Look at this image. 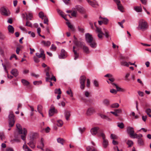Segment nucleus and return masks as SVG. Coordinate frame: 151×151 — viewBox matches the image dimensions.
Listing matches in <instances>:
<instances>
[{
	"label": "nucleus",
	"instance_id": "1",
	"mask_svg": "<svg viewBox=\"0 0 151 151\" xmlns=\"http://www.w3.org/2000/svg\"><path fill=\"white\" fill-rule=\"evenodd\" d=\"M74 44L78 47H82L84 52L87 54H88L90 52L88 48L86 46L84 43L82 42H81L78 41H74Z\"/></svg>",
	"mask_w": 151,
	"mask_h": 151
},
{
	"label": "nucleus",
	"instance_id": "2",
	"mask_svg": "<svg viewBox=\"0 0 151 151\" xmlns=\"http://www.w3.org/2000/svg\"><path fill=\"white\" fill-rule=\"evenodd\" d=\"M90 132L93 135H95L98 133V135L99 136H101V133L103 132V130L100 129L98 127H95L92 128Z\"/></svg>",
	"mask_w": 151,
	"mask_h": 151
},
{
	"label": "nucleus",
	"instance_id": "3",
	"mask_svg": "<svg viewBox=\"0 0 151 151\" xmlns=\"http://www.w3.org/2000/svg\"><path fill=\"white\" fill-rule=\"evenodd\" d=\"M148 25L147 22L143 20H140L139 23L138 27V29H141L143 31L146 30L148 28Z\"/></svg>",
	"mask_w": 151,
	"mask_h": 151
},
{
	"label": "nucleus",
	"instance_id": "4",
	"mask_svg": "<svg viewBox=\"0 0 151 151\" xmlns=\"http://www.w3.org/2000/svg\"><path fill=\"white\" fill-rule=\"evenodd\" d=\"M14 116L13 112H11L9 115V127H13L15 123L14 120Z\"/></svg>",
	"mask_w": 151,
	"mask_h": 151
},
{
	"label": "nucleus",
	"instance_id": "5",
	"mask_svg": "<svg viewBox=\"0 0 151 151\" xmlns=\"http://www.w3.org/2000/svg\"><path fill=\"white\" fill-rule=\"evenodd\" d=\"M100 136L102 137L103 139L102 143L103 147L104 148H106L109 145L108 141L105 139V136L103 132L101 133Z\"/></svg>",
	"mask_w": 151,
	"mask_h": 151
},
{
	"label": "nucleus",
	"instance_id": "6",
	"mask_svg": "<svg viewBox=\"0 0 151 151\" xmlns=\"http://www.w3.org/2000/svg\"><path fill=\"white\" fill-rule=\"evenodd\" d=\"M86 77L83 76L80 77L79 81L81 84L80 88L81 89H83L85 87V83L86 81Z\"/></svg>",
	"mask_w": 151,
	"mask_h": 151
},
{
	"label": "nucleus",
	"instance_id": "7",
	"mask_svg": "<svg viewBox=\"0 0 151 151\" xmlns=\"http://www.w3.org/2000/svg\"><path fill=\"white\" fill-rule=\"evenodd\" d=\"M0 11L1 14L6 16H9L10 14L9 11L4 7L1 8Z\"/></svg>",
	"mask_w": 151,
	"mask_h": 151
},
{
	"label": "nucleus",
	"instance_id": "8",
	"mask_svg": "<svg viewBox=\"0 0 151 151\" xmlns=\"http://www.w3.org/2000/svg\"><path fill=\"white\" fill-rule=\"evenodd\" d=\"M86 40L87 43L91 42L93 41V39L91 35L89 33H87L85 34Z\"/></svg>",
	"mask_w": 151,
	"mask_h": 151
},
{
	"label": "nucleus",
	"instance_id": "9",
	"mask_svg": "<svg viewBox=\"0 0 151 151\" xmlns=\"http://www.w3.org/2000/svg\"><path fill=\"white\" fill-rule=\"evenodd\" d=\"M40 53H36V55L39 58H42V59L44 60L45 58V55L44 50L40 48Z\"/></svg>",
	"mask_w": 151,
	"mask_h": 151
},
{
	"label": "nucleus",
	"instance_id": "10",
	"mask_svg": "<svg viewBox=\"0 0 151 151\" xmlns=\"http://www.w3.org/2000/svg\"><path fill=\"white\" fill-rule=\"evenodd\" d=\"M57 113V110L55 109L53 106H51V108L49 111V116H52L55 113Z\"/></svg>",
	"mask_w": 151,
	"mask_h": 151
},
{
	"label": "nucleus",
	"instance_id": "11",
	"mask_svg": "<svg viewBox=\"0 0 151 151\" xmlns=\"http://www.w3.org/2000/svg\"><path fill=\"white\" fill-rule=\"evenodd\" d=\"M134 128L132 127H128L127 129V133L129 135L130 137L134 133Z\"/></svg>",
	"mask_w": 151,
	"mask_h": 151
},
{
	"label": "nucleus",
	"instance_id": "12",
	"mask_svg": "<svg viewBox=\"0 0 151 151\" xmlns=\"http://www.w3.org/2000/svg\"><path fill=\"white\" fill-rule=\"evenodd\" d=\"M44 146V139L43 138H42L39 145L37 146V147L38 148L41 149L42 150H44V149H43Z\"/></svg>",
	"mask_w": 151,
	"mask_h": 151
},
{
	"label": "nucleus",
	"instance_id": "13",
	"mask_svg": "<svg viewBox=\"0 0 151 151\" xmlns=\"http://www.w3.org/2000/svg\"><path fill=\"white\" fill-rule=\"evenodd\" d=\"M66 57V53L65 50L63 49L61 50L60 55L59 57L60 59H64Z\"/></svg>",
	"mask_w": 151,
	"mask_h": 151
},
{
	"label": "nucleus",
	"instance_id": "14",
	"mask_svg": "<svg viewBox=\"0 0 151 151\" xmlns=\"http://www.w3.org/2000/svg\"><path fill=\"white\" fill-rule=\"evenodd\" d=\"M74 8H75L76 10L79 12L81 13H83L85 12L84 9L81 6L76 5Z\"/></svg>",
	"mask_w": 151,
	"mask_h": 151
},
{
	"label": "nucleus",
	"instance_id": "15",
	"mask_svg": "<svg viewBox=\"0 0 151 151\" xmlns=\"http://www.w3.org/2000/svg\"><path fill=\"white\" fill-rule=\"evenodd\" d=\"M94 111L93 109L92 108H89L87 111L86 114L88 116H90L92 114Z\"/></svg>",
	"mask_w": 151,
	"mask_h": 151
},
{
	"label": "nucleus",
	"instance_id": "16",
	"mask_svg": "<svg viewBox=\"0 0 151 151\" xmlns=\"http://www.w3.org/2000/svg\"><path fill=\"white\" fill-rule=\"evenodd\" d=\"M16 127L18 130L19 134H22L23 133V130L22 127L21 125L19 124H16Z\"/></svg>",
	"mask_w": 151,
	"mask_h": 151
},
{
	"label": "nucleus",
	"instance_id": "17",
	"mask_svg": "<svg viewBox=\"0 0 151 151\" xmlns=\"http://www.w3.org/2000/svg\"><path fill=\"white\" fill-rule=\"evenodd\" d=\"M22 130L23 131V135H21V139L24 141L25 140L26 136L27 134V131L25 128H24L23 129H22Z\"/></svg>",
	"mask_w": 151,
	"mask_h": 151
},
{
	"label": "nucleus",
	"instance_id": "18",
	"mask_svg": "<svg viewBox=\"0 0 151 151\" xmlns=\"http://www.w3.org/2000/svg\"><path fill=\"white\" fill-rule=\"evenodd\" d=\"M86 149L87 151H98V150L95 148L90 146L86 147Z\"/></svg>",
	"mask_w": 151,
	"mask_h": 151
},
{
	"label": "nucleus",
	"instance_id": "19",
	"mask_svg": "<svg viewBox=\"0 0 151 151\" xmlns=\"http://www.w3.org/2000/svg\"><path fill=\"white\" fill-rule=\"evenodd\" d=\"M27 144L32 149H34L35 147V145L33 142V139H31L30 141L27 143Z\"/></svg>",
	"mask_w": 151,
	"mask_h": 151
},
{
	"label": "nucleus",
	"instance_id": "20",
	"mask_svg": "<svg viewBox=\"0 0 151 151\" xmlns=\"http://www.w3.org/2000/svg\"><path fill=\"white\" fill-rule=\"evenodd\" d=\"M134 9L137 12H141L142 11V7L140 5L139 6H135L134 7Z\"/></svg>",
	"mask_w": 151,
	"mask_h": 151
},
{
	"label": "nucleus",
	"instance_id": "21",
	"mask_svg": "<svg viewBox=\"0 0 151 151\" xmlns=\"http://www.w3.org/2000/svg\"><path fill=\"white\" fill-rule=\"evenodd\" d=\"M11 73L16 77L18 75V72L16 69H14L12 70L11 72Z\"/></svg>",
	"mask_w": 151,
	"mask_h": 151
},
{
	"label": "nucleus",
	"instance_id": "22",
	"mask_svg": "<svg viewBox=\"0 0 151 151\" xmlns=\"http://www.w3.org/2000/svg\"><path fill=\"white\" fill-rule=\"evenodd\" d=\"M64 115L66 120H68L69 119V118L70 116V111L67 110L65 111V112Z\"/></svg>",
	"mask_w": 151,
	"mask_h": 151
},
{
	"label": "nucleus",
	"instance_id": "23",
	"mask_svg": "<svg viewBox=\"0 0 151 151\" xmlns=\"http://www.w3.org/2000/svg\"><path fill=\"white\" fill-rule=\"evenodd\" d=\"M8 29L9 32L12 33H13L14 32V29L13 27L11 25L8 26Z\"/></svg>",
	"mask_w": 151,
	"mask_h": 151
},
{
	"label": "nucleus",
	"instance_id": "24",
	"mask_svg": "<svg viewBox=\"0 0 151 151\" xmlns=\"http://www.w3.org/2000/svg\"><path fill=\"white\" fill-rule=\"evenodd\" d=\"M42 43L45 46L48 47L50 46L51 44V42L49 41L45 42V41H42Z\"/></svg>",
	"mask_w": 151,
	"mask_h": 151
},
{
	"label": "nucleus",
	"instance_id": "25",
	"mask_svg": "<svg viewBox=\"0 0 151 151\" xmlns=\"http://www.w3.org/2000/svg\"><path fill=\"white\" fill-rule=\"evenodd\" d=\"M99 18L100 19H102V20L103 22V23L104 24H106L108 23L109 22V20L107 19L102 18L101 17H100Z\"/></svg>",
	"mask_w": 151,
	"mask_h": 151
},
{
	"label": "nucleus",
	"instance_id": "26",
	"mask_svg": "<svg viewBox=\"0 0 151 151\" xmlns=\"http://www.w3.org/2000/svg\"><path fill=\"white\" fill-rule=\"evenodd\" d=\"M26 19L27 20H28L29 18L30 20H32V13H29L28 14L26 13Z\"/></svg>",
	"mask_w": 151,
	"mask_h": 151
},
{
	"label": "nucleus",
	"instance_id": "27",
	"mask_svg": "<svg viewBox=\"0 0 151 151\" xmlns=\"http://www.w3.org/2000/svg\"><path fill=\"white\" fill-rule=\"evenodd\" d=\"M89 4L93 7H95L97 5L96 2H93L90 0H87Z\"/></svg>",
	"mask_w": 151,
	"mask_h": 151
},
{
	"label": "nucleus",
	"instance_id": "28",
	"mask_svg": "<svg viewBox=\"0 0 151 151\" xmlns=\"http://www.w3.org/2000/svg\"><path fill=\"white\" fill-rule=\"evenodd\" d=\"M26 143L25 142V144ZM23 148L25 151H32L26 145H23Z\"/></svg>",
	"mask_w": 151,
	"mask_h": 151
},
{
	"label": "nucleus",
	"instance_id": "29",
	"mask_svg": "<svg viewBox=\"0 0 151 151\" xmlns=\"http://www.w3.org/2000/svg\"><path fill=\"white\" fill-rule=\"evenodd\" d=\"M90 46L93 48H95L96 46V43L94 41H93L89 43Z\"/></svg>",
	"mask_w": 151,
	"mask_h": 151
},
{
	"label": "nucleus",
	"instance_id": "30",
	"mask_svg": "<svg viewBox=\"0 0 151 151\" xmlns=\"http://www.w3.org/2000/svg\"><path fill=\"white\" fill-rule=\"evenodd\" d=\"M22 82L23 85L25 86H27L29 84V83L28 81L24 79L22 80Z\"/></svg>",
	"mask_w": 151,
	"mask_h": 151
},
{
	"label": "nucleus",
	"instance_id": "31",
	"mask_svg": "<svg viewBox=\"0 0 151 151\" xmlns=\"http://www.w3.org/2000/svg\"><path fill=\"white\" fill-rule=\"evenodd\" d=\"M111 83L113 85L115 86L117 89L116 91H123V90L121 88L119 87L116 84L114 83Z\"/></svg>",
	"mask_w": 151,
	"mask_h": 151
},
{
	"label": "nucleus",
	"instance_id": "32",
	"mask_svg": "<svg viewBox=\"0 0 151 151\" xmlns=\"http://www.w3.org/2000/svg\"><path fill=\"white\" fill-rule=\"evenodd\" d=\"M67 24L68 26V27L70 28L71 30L73 31H75V28L70 23V22H68L67 23Z\"/></svg>",
	"mask_w": 151,
	"mask_h": 151
},
{
	"label": "nucleus",
	"instance_id": "33",
	"mask_svg": "<svg viewBox=\"0 0 151 151\" xmlns=\"http://www.w3.org/2000/svg\"><path fill=\"white\" fill-rule=\"evenodd\" d=\"M118 8L119 10L121 12H123V7L122 5L120 3L117 5Z\"/></svg>",
	"mask_w": 151,
	"mask_h": 151
},
{
	"label": "nucleus",
	"instance_id": "34",
	"mask_svg": "<svg viewBox=\"0 0 151 151\" xmlns=\"http://www.w3.org/2000/svg\"><path fill=\"white\" fill-rule=\"evenodd\" d=\"M72 11L73 12L71 13V15L74 17H76V14L77 13V11L75 10V8H73L72 9Z\"/></svg>",
	"mask_w": 151,
	"mask_h": 151
},
{
	"label": "nucleus",
	"instance_id": "35",
	"mask_svg": "<svg viewBox=\"0 0 151 151\" xmlns=\"http://www.w3.org/2000/svg\"><path fill=\"white\" fill-rule=\"evenodd\" d=\"M117 127L121 129H123L124 127V124L123 122H118L117 123Z\"/></svg>",
	"mask_w": 151,
	"mask_h": 151
},
{
	"label": "nucleus",
	"instance_id": "36",
	"mask_svg": "<svg viewBox=\"0 0 151 151\" xmlns=\"http://www.w3.org/2000/svg\"><path fill=\"white\" fill-rule=\"evenodd\" d=\"M121 64L122 65L127 67H128L129 65V63L125 61H121Z\"/></svg>",
	"mask_w": 151,
	"mask_h": 151
},
{
	"label": "nucleus",
	"instance_id": "37",
	"mask_svg": "<svg viewBox=\"0 0 151 151\" xmlns=\"http://www.w3.org/2000/svg\"><path fill=\"white\" fill-rule=\"evenodd\" d=\"M57 141L58 143L61 144L62 145H63L64 142V140L63 139L58 138L57 139Z\"/></svg>",
	"mask_w": 151,
	"mask_h": 151
},
{
	"label": "nucleus",
	"instance_id": "38",
	"mask_svg": "<svg viewBox=\"0 0 151 151\" xmlns=\"http://www.w3.org/2000/svg\"><path fill=\"white\" fill-rule=\"evenodd\" d=\"M96 29V32L98 33H102L103 32L101 30V28H99L98 27L96 26H95Z\"/></svg>",
	"mask_w": 151,
	"mask_h": 151
},
{
	"label": "nucleus",
	"instance_id": "39",
	"mask_svg": "<svg viewBox=\"0 0 151 151\" xmlns=\"http://www.w3.org/2000/svg\"><path fill=\"white\" fill-rule=\"evenodd\" d=\"M46 76H47L46 78V81L47 82L49 81V80L50 79L51 76L50 75L48 72H47L46 73Z\"/></svg>",
	"mask_w": 151,
	"mask_h": 151
},
{
	"label": "nucleus",
	"instance_id": "40",
	"mask_svg": "<svg viewBox=\"0 0 151 151\" xmlns=\"http://www.w3.org/2000/svg\"><path fill=\"white\" fill-rule=\"evenodd\" d=\"M119 106V104L116 103L111 104V107L112 108H118Z\"/></svg>",
	"mask_w": 151,
	"mask_h": 151
},
{
	"label": "nucleus",
	"instance_id": "41",
	"mask_svg": "<svg viewBox=\"0 0 151 151\" xmlns=\"http://www.w3.org/2000/svg\"><path fill=\"white\" fill-rule=\"evenodd\" d=\"M138 143L139 145H144V141L142 138L138 139Z\"/></svg>",
	"mask_w": 151,
	"mask_h": 151
},
{
	"label": "nucleus",
	"instance_id": "42",
	"mask_svg": "<svg viewBox=\"0 0 151 151\" xmlns=\"http://www.w3.org/2000/svg\"><path fill=\"white\" fill-rule=\"evenodd\" d=\"M54 92L55 94H58L60 95L61 93V91L60 88L56 89L55 90Z\"/></svg>",
	"mask_w": 151,
	"mask_h": 151
},
{
	"label": "nucleus",
	"instance_id": "43",
	"mask_svg": "<svg viewBox=\"0 0 151 151\" xmlns=\"http://www.w3.org/2000/svg\"><path fill=\"white\" fill-rule=\"evenodd\" d=\"M127 144L129 146V147H130L133 145V142L132 141L128 140L127 141Z\"/></svg>",
	"mask_w": 151,
	"mask_h": 151
},
{
	"label": "nucleus",
	"instance_id": "44",
	"mask_svg": "<svg viewBox=\"0 0 151 151\" xmlns=\"http://www.w3.org/2000/svg\"><path fill=\"white\" fill-rule=\"evenodd\" d=\"M39 17L42 19H43L44 17H45V16H44V13L42 12H39Z\"/></svg>",
	"mask_w": 151,
	"mask_h": 151
},
{
	"label": "nucleus",
	"instance_id": "45",
	"mask_svg": "<svg viewBox=\"0 0 151 151\" xmlns=\"http://www.w3.org/2000/svg\"><path fill=\"white\" fill-rule=\"evenodd\" d=\"M63 124V121L61 120L57 121V125L59 127H61Z\"/></svg>",
	"mask_w": 151,
	"mask_h": 151
},
{
	"label": "nucleus",
	"instance_id": "46",
	"mask_svg": "<svg viewBox=\"0 0 151 151\" xmlns=\"http://www.w3.org/2000/svg\"><path fill=\"white\" fill-rule=\"evenodd\" d=\"M42 107L41 105H39L37 106V109L39 113H40V112H41L42 110Z\"/></svg>",
	"mask_w": 151,
	"mask_h": 151
},
{
	"label": "nucleus",
	"instance_id": "47",
	"mask_svg": "<svg viewBox=\"0 0 151 151\" xmlns=\"http://www.w3.org/2000/svg\"><path fill=\"white\" fill-rule=\"evenodd\" d=\"M27 20V21L26 22L25 26L29 27H32V25L31 23L29 21H28V20Z\"/></svg>",
	"mask_w": 151,
	"mask_h": 151
},
{
	"label": "nucleus",
	"instance_id": "48",
	"mask_svg": "<svg viewBox=\"0 0 151 151\" xmlns=\"http://www.w3.org/2000/svg\"><path fill=\"white\" fill-rule=\"evenodd\" d=\"M103 103L105 105L108 106L109 104V101L108 100L105 99L103 101Z\"/></svg>",
	"mask_w": 151,
	"mask_h": 151
},
{
	"label": "nucleus",
	"instance_id": "49",
	"mask_svg": "<svg viewBox=\"0 0 151 151\" xmlns=\"http://www.w3.org/2000/svg\"><path fill=\"white\" fill-rule=\"evenodd\" d=\"M74 59L75 60H76L79 58V54L77 52L75 51V52H74Z\"/></svg>",
	"mask_w": 151,
	"mask_h": 151
},
{
	"label": "nucleus",
	"instance_id": "50",
	"mask_svg": "<svg viewBox=\"0 0 151 151\" xmlns=\"http://www.w3.org/2000/svg\"><path fill=\"white\" fill-rule=\"evenodd\" d=\"M5 137L3 132H0V139L1 140H3L5 139Z\"/></svg>",
	"mask_w": 151,
	"mask_h": 151
},
{
	"label": "nucleus",
	"instance_id": "51",
	"mask_svg": "<svg viewBox=\"0 0 151 151\" xmlns=\"http://www.w3.org/2000/svg\"><path fill=\"white\" fill-rule=\"evenodd\" d=\"M44 19V23L45 24H46L47 25L48 24V20L47 18V17L46 16H45Z\"/></svg>",
	"mask_w": 151,
	"mask_h": 151
},
{
	"label": "nucleus",
	"instance_id": "52",
	"mask_svg": "<svg viewBox=\"0 0 151 151\" xmlns=\"http://www.w3.org/2000/svg\"><path fill=\"white\" fill-rule=\"evenodd\" d=\"M57 11L63 17H64L63 13L62 11L59 9H57Z\"/></svg>",
	"mask_w": 151,
	"mask_h": 151
},
{
	"label": "nucleus",
	"instance_id": "53",
	"mask_svg": "<svg viewBox=\"0 0 151 151\" xmlns=\"http://www.w3.org/2000/svg\"><path fill=\"white\" fill-rule=\"evenodd\" d=\"M85 129L86 128L85 127H80L78 129L79 131L81 134H82L85 131Z\"/></svg>",
	"mask_w": 151,
	"mask_h": 151
},
{
	"label": "nucleus",
	"instance_id": "54",
	"mask_svg": "<svg viewBox=\"0 0 151 151\" xmlns=\"http://www.w3.org/2000/svg\"><path fill=\"white\" fill-rule=\"evenodd\" d=\"M145 112L147 115H148L151 113V109L150 108L146 109L145 110Z\"/></svg>",
	"mask_w": 151,
	"mask_h": 151
},
{
	"label": "nucleus",
	"instance_id": "55",
	"mask_svg": "<svg viewBox=\"0 0 151 151\" xmlns=\"http://www.w3.org/2000/svg\"><path fill=\"white\" fill-rule=\"evenodd\" d=\"M42 83V82L40 81H35L33 82L34 84L35 85H37L40 84H41Z\"/></svg>",
	"mask_w": 151,
	"mask_h": 151
},
{
	"label": "nucleus",
	"instance_id": "56",
	"mask_svg": "<svg viewBox=\"0 0 151 151\" xmlns=\"http://www.w3.org/2000/svg\"><path fill=\"white\" fill-rule=\"evenodd\" d=\"M93 83L95 86L96 87H98L99 86V85L97 81L95 80H94L93 82Z\"/></svg>",
	"mask_w": 151,
	"mask_h": 151
},
{
	"label": "nucleus",
	"instance_id": "57",
	"mask_svg": "<svg viewBox=\"0 0 151 151\" xmlns=\"http://www.w3.org/2000/svg\"><path fill=\"white\" fill-rule=\"evenodd\" d=\"M35 63H38L39 62L40 60L39 59L35 56H34L33 57Z\"/></svg>",
	"mask_w": 151,
	"mask_h": 151
},
{
	"label": "nucleus",
	"instance_id": "58",
	"mask_svg": "<svg viewBox=\"0 0 151 151\" xmlns=\"http://www.w3.org/2000/svg\"><path fill=\"white\" fill-rule=\"evenodd\" d=\"M103 35H104V33L103 32H102V33H99L98 34V36L99 38L102 39L103 37Z\"/></svg>",
	"mask_w": 151,
	"mask_h": 151
},
{
	"label": "nucleus",
	"instance_id": "59",
	"mask_svg": "<svg viewBox=\"0 0 151 151\" xmlns=\"http://www.w3.org/2000/svg\"><path fill=\"white\" fill-rule=\"evenodd\" d=\"M109 34V33L108 31L106 32H105V33H104V35L105 36V37L106 38H108L110 36Z\"/></svg>",
	"mask_w": 151,
	"mask_h": 151
},
{
	"label": "nucleus",
	"instance_id": "60",
	"mask_svg": "<svg viewBox=\"0 0 151 151\" xmlns=\"http://www.w3.org/2000/svg\"><path fill=\"white\" fill-rule=\"evenodd\" d=\"M110 91L111 93H114V94H116L117 93V91H116V90L114 89H111L110 90Z\"/></svg>",
	"mask_w": 151,
	"mask_h": 151
},
{
	"label": "nucleus",
	"instance_id": "61",
	"mask_svg": "<svg viewBox=\"0 0 151 151\" xmlns=\"http://www.w3.org/2000/svg\"><path fill=\"white\" fill-rule=\"evenodd\" d=\"M138 134H137V133H134V132L132 134V135H131L130 137L134 139L136 138L137 137V136Z\"/></svg>",
	"mask_w": 151,
	"mask_h": 151
},
{
	"label": "nucleus",
	"instance_id": "62",
	"mask_svg": "<svg viewBox=\"0 0 151 151\" xmlns=\"http://www.w3.org/2000/svg\"><path fill=\"white\" fill-rule=\"evenodd\" d=\"M52 77L50 78V80L51 81L53 80L54 81H56L55 77L53 76L52 74H51Z\"/></svg>",
	"mask_w": 151,
	"mask_h": 151
},
{
	"label": "nucleus",
	"instance_id": "63",
	"mask_svg": "<svg viewBox=\"0 0 151 151\" xmlns=\"http://www.w3.org/2000/svg\"><path fill=\"white\" fill-rule=\"evenodd\" d=\"M5 38V36L2 33L0 32V39L4 40Z\"/></svg>",
	"mask_w": 151,
	"mask_h": 151
},
{
	"label": "nucleus",
	"instance_id": "64",
	"mask_svg": "<svg viewBox=\"0 0 151 151\" xmlns=\"http://www.w3.org/2000/svg\"><path fill=\"white\" fill-rule=\"evenodd\" d=\"M50 49L52 50L55 51L56 50V47L53 44H52L51 45V47Z\"/></svg>",
	"mask_w": 151,
	"mask_h": 151
}]
</instances>
